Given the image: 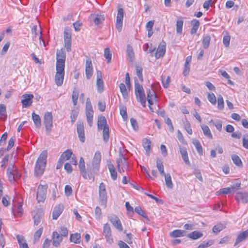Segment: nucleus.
Here are the masks:
<instances>
[{
    "instance_id": "9b49d317",
    "label": "nucleus",
    "mask_w": 248,
    "mask_h": 248,
    "mask_svg": "<svg viewBox=\"0 0 248 248\" xmlns=\"http://www.w3.org/2000/svg\"><path fill=\"white\" fill-rule=\"evenodd\" d=\"M99 198L102 202L104 203L107 202V195L105 184L102 182L100 184L99 187Z\"/></svg>"
},
{
    "instance_id": "39448f33",
    "label": "nucleus",
    "mask_w": 248,
    "mask_h": 248,
    "mask_svg": "<svg viewBox=\"0 0 248 248\" xmlns=\"http://www.w3.org/2000/svg\"><path fill=\"white\" fill-rule=\"evenodd\" d=\"M47 185H40L38 187L36 199L38 203L44 202L46 198Z\"/></svg>"
},
{
    "instance_id": "680f3d73",
    "label": "nucleus",
    "mask_w": 248,
    "mask_h": 248,
    "mask_svg": "<svg viewBox=\"0 0 248 248\" xmlns=\"http://www.w3.org/2000/svg\"><path fill=\"white\" fill-rule=\"evenodd\" d=\"M208 100L213 104L216 105L217 102V99L216 96L213 93H208L207 96Z\"/></svg>"
},
{
    "instance_id": "49530a36",
    "label": "nucleus",
    "mask_w": 248,
    "mask_h": 248,
    "mask_svg": "<svg viewBox=\"0 0 248 248\" xmlns=\"http://www.w3.org/2000/svg\"><path fill=\"white\" fill-rule=\"evenodd\" d=\"M210 40L211 37L209 35H206L203 37L202 40V45L204 48L206 49L209 47Z\"/></svg>"
},
{
    "instance_id": "8fccbe9b",
    "label": "nucleus",
    "mask_w": 248,
    "mask_h": 248,
    "mask_svg": "<svg viewBox=\"0 0 248 248\" xmlns=\"http://www.w3.org/2000/svg\"><path fill=\"white\" fill-rule=\"evenodd\" d=\"M104 57L107 59L108 63L110 62L112 57V53L109 48H106L105 49Z\"/></svg>"
},
{
    "instance_id": "a211bd4d",
    "label": "nucleus",
    "mask_w": 248,
    "mask_h": 248,
    "mask_svg": "<svg viewBox=\"0 0 248 248\" xmlns=\"http://www.w3.org/2000/svg\"><path fill=\"white\" fill-rule=\"evenodd\" d=\"M62 240V236L59 234L57 232H53V245L56 247H58L60 246Z\"/></svg>"
},
{
    "instance_id": "3c124183",
    "label": "nucleus",
    "mask_w": 248,
    "mask_h": 248,
    "mask_svg": "<svg viewBox=\"0 0 248 248\" xmlns=\"http://www.w3.org/2000/svg\"><path fill=\"white\" fill-rule=\"evenodd\" d=\"M143 49L147 53H150L153 52L155 50V47H152V44L146 43L143 46Z\"/></svg>"
},
{
    "instance_id": "7c9ffc66",
    "label": "nucleus",
    "mask_w": 248,
    "mask_h": 248,
    "mask_svg": "<svg viewBox=\"0 0 248 248\" xmlns=\"http://www.w3.org/2000/svg\"><path fill=\"white\" fill-rule=\"evenodd\" d=\"M142 145L146 151V154L149 155V152L151 149V141L149 139H144L143 140Z\"/></svg>"
},
{
    "instance_id": "13d9d810",
    "label": "nucleus",
    "mask_w": 248,
    "mask_h": 248,
    "mask_svg": "<svg viewBox=\"0 0 248 248\" xmlns=\"http://www.w3.org/2000/svg\"><path fill=\"white\" fill-rule=\"evenodd\" d=\"M78 114V111L76 109L72 110L71 114V122L72 124H74Z\"/></svg>"
},
{
    "instance_id": "c85d7f7f",
    "label": "nucleus",
    "mask_w": 248,
    "mask_h": 248,
    "mask_svg": "<svg viewBox=\"0 0 248 248\" xmlns=\"http://www.w3.org/2000/svg\"><path fill=\"white\" fill-rule=\"evenodd\" d=\"M108 169L109 170L112 179L113 180H116L117 177V172L113 165L111 163L108 164Z\"/></svg>"
},
{
    "instance_id": "20e7f679",
    "label": "nucleus",
    "mask_w": 248,
    "mask_h": 248,
    "mask_svg": "<svg viewBox=\"0 0 248 248\" xmlns=\"http://www.w3.org/2000/svg\"><path fill=\"white\" fill-rule=\"evenodd\" d=\"M7 174L8 180L11 183H14L16 181L19 179L21 176L17 169L13 165H10L8 167Z\"/></svg>"
},
{
    "instance_id": "393cba45",
    "label": "nucleus",
    "mask_w": 248,
    "mask_h": 248,
    "mask_svg": "<svg viewBox=\"0 0 248 248\" xmlns=\"http://www.w3.org/2000/svg\"><path fill=\"white\" fill-rule=\"evenodd\" d=\"M66 55L62 49L60 50L57 49L56 52L57 61L65 62Z\"/></svg>"
},
{
    "instance_id": "e433bc0d",
    "label": "nucleus",
    "mask_w": 248,
    "mask_h": 248,
    "mask_svg": "<svg viewBox=\"0 0 248 248\" xmlns=\"http://www.w3.org/2000/svg\"><path fill=\"white\" fill-rule=\"evenodd\" d=\"M165 177V184L167 187L169 188H172L173 184L171 181V178L170 174H165L164 175Z\"/></svg>"
},
{
    "instance_id": "774afa93",
    "label": "nucleus",
    "mask_w": 248,
    "mask_h": 248,
    "mask_svg": "<svg viewBox=\"0 0 248 248\" xmlns=\"http://www.w3.org/2000/svg\"><path fill=\"white\" fill-rule=\"evenodd\" d=\"M213 244V242L212 241H209L208 242H203L197 248H206Z\"/></svg>"
},
{
    "instance_id": "338daca9",
    "label": "nucleus",
    "mask_w": 248,
    "mask_h": 248,
    "mask_svg": "<svg viewBox=\"0 0 248 248\" xmlns=\"http://www.w3.org/2000/svg\"><path fill=\"white\" fill-rule=\"evenodd\" d=\"M41 216L39 214L37 213L34 215V225H38L41 221Z\"/></svg>"
},
{
    "instance_id": "4468645a",
    "label": "nucleus",
    "mask_w": 248,
    "mask_h": 248,
    "mask_svg": "<svg viewBox=\"0 0 248 248\" xmlns=\"http://www.w3.org/2000/svg\"><path fill=\"white\" fill-rule=\"evenodd\" d=\"M109 221L120 232L123 231V227L119 217L115 215L109 217Z\"/></svg>"
},
{
    "instance_id": "69168bd1",
    "label": "nucleus",
    "mask_w": 248,
    "mask_h": 248,
    "mask_svg": "<svg viewBox=\"0 0 248 248\" xmlns=\"http://www.w3.org/2000/svg\"><path fill=\"white\" fill-rule=\"evenodd\" d=\"M60 232L62 236L67 237L68 234V230L65 227H61L60 228Z\"/></svg>"
},
{
    "instance_id": "cd10ccee",
    "label": "nucleus",
    "mask_w": 248,
    "mask_h": 248,
    "mask_svg": "<svg viewBox=\"0 0 248 248\" xmlns=\"http://www.w3.org/2000/svg\"><path fill=\"white\" fill-rule=\"evenodd\" d=\"M184 21L182 17H179L176 22V32L178 34H182Z\"/></svg>"
},
{
    "instance_id": "72a5a7b5",
    "label": "nucleus",
    "mask_w": 248,
    "mask_h": 248,
    "mask_svg": "<svg viewBox=\"0 0 248 248\" xmlns=\"http://www.w3.org/2000/svg\"><path fill=\"white\" fill-rule=\"evenodd\" d=\"M203 236V234L200 232L195 231L187 235V237L191 239L196 240L198 238L202 237Z\"/></svg>"
},
{
    "instance_id": "c756f323",
    "label": "nucleus",
    "mask_w": 248,
    "mask_h": 248,
    "mask_svg": "<svg viewBox=\"0 0 248 248\" xmlns=\"http://www.w3.org/2000/svg\"><path fill=\"white\" fill-rule=\"evenodd\" d=\"M16 238L20 248H29L28 244L25 242L24 238L22 235H17Z\"/></svg>"
},
{
    "instance_id": "37998d69",
    "label": "nucleus",
    "mask_w": 248,
    "mask_h": 248,
    "mask_svg": "<svg viewBox=\"0 0 248 248\" xmlns=\"http://www.w3.org/2000/svg\"><path fill=\"white\" fill-rule=\"evenodd\" d=\"M127 55L129 59V61L132 62L134 58V53L132 47L128 45L127 46Z\"/></svg>"
},
{
    "instance_id": "de8ad7c7",
    "label": "nucleus",
    "mask_w": 248,
    "mask_h": 248,
    "mask_svg": "<svg viewBox=\"0 0 248 248\" xmlns=\"http://www.w3.org/2000/svg\"><path fill=\"white\" fill-rule=\"evenodd\" d=\"M93 112L86 111V116L87 118V121L89 125L90 126H92L93 124Z\"/></svg>"
},
{
    "instance_id": "473e14b6",
    "label": "nucleus",
    "mask_w": 248,
    "mask_h": 248,
    "mask_svg": "<svg viewBox=\"0 0 248 248\" xmlns=\"http://www.w3.org/2000/svg\"><path fill=\"white\" fill-rule=\"evenodd\" d=\"M32 118L36 127L40 128L41 126V120L40 116L34 112L32 113Z\"/></svg>"
},
{
    "instance_id": "412c9836",
    "label": "nucleus",
    "mask_w": 248,
    "mask_h": 248,
    "mask_svg": "<svg viewBox=\"0 0 248 248\" xmlns=\"http://www.w3.org/2000/svg\"><path fill=\"white\" fill-rule=\"evenodd\" d=\"M63 210L62 206L59 205L56 206L52 213V217L53 219H57L62 214Z\"/></svg>"
},
{
    "instance_id": "423d86ee",
    "label": "nucleus",
    "mask_w": 248,
    "mask_h": 248,
    "mask_svg": "<svg viewBox=\"0 0 248 248\" xmlns=\"http://www.w3.org/2000/svg\"><path fill=\"white\" fill-rule=\"evenodd\" d=\"M53 116L51 112H46L45 114L44 122L47 132L49 133L51 130L53 124Z\"/></svg>"
},
{
    "instance_id": "6ab92c4d",
    "label": "nucleus",
    "mask_w": 248,
    "mask_h": 248,
    "mask_svg": "<svg viewBox=\"0 0 248 248\" xmlns=\"http://www.w3.org/2000/svg\"><path fill=\"white\" fill-rule=\"evenodd\" d=\"M64 72H56L55 80L58 86H61L63 81Z\"/></svg>"
},
{
    "instance_id": "bf43d9fd",
    "label": "nucleus",
    "mask_w": 248,
    "mask_h": 248,
    "mask_svg": "<svg viewBox=\"0 0 248 248\" xmlns=\"http://www.w3.org/2000/svg\"><path fill=\"white\" fill-rule=\"evenodd\" d=\"M85 111L93 112L91 102L89 98H88L86 100Z\"/></svg>"
},
{
    "instance_id": "aec40b11",
    "label": "nucleus",
    "mask_w": 248,
    "mask_h": 248,
    "mask_svg": "<svg viewBox=\"0 0 248 248\" xmlns=\"http://www.w3.org/2000/svg\"><path fill=\"white\" fill-rule=\"evenodd\" d=\"M248 237V229L245 231L239 233L235 240L234 246H236L237 244L240 242L245 240Z\"/></svg>"
},
{
    "instance_id": "a878e982",
    "label": "nucleus",
    "mask_w": 248,
    "mask_h": 248,
    "mask_svg": "<svg viewBox=\"0 0 248 248\" xmlns=\"http://www.w3.org/2000/svg\"><path fill=\"white\" fill-rule=\"evenodd\" d=\"M13 214H16L19 217H21L23 214L22 204L21 203H18L14 208L12 210Z\"/></svg>"
},
{
    "instance_id": "ea45409f",
    "label": "nucleus",
    "mask_w": 248,
    "mask_h": 248,
    "mask_svg": "<svg viewBox=\"0 0 248 248\" xmlns=\"http://www.w3.org/2000/svg\"><path fill=\"white\" fill-rule=\"evenodd\" d=\"M225 228L224 224L219 223L215 225L213 228V232L214 233H217Z\"/></svg>"
},
{
    "instance_id": "5701e85b",
    "label": "nucleus",
    "mask_w": 248,
    "mask_h": 248,
    "mask_svg": "<svg viewBox=\"0 0 248 248\" xmlns=\"http://www.w3.org/2000/svg\"><path fill=\"white\" fill-rule=\"evenodd\" d=\"M179 151L184 161L187 165H190L186 149L185 147H180Z\"/></svg>"
},
{
    "instance_id": "052dcab7",
    "label": "nucleus",
    "mask_w": 248,
    "mask_h": 248,
    "mask_svg": "<svg viewBox=\"0 0 248 248\" xmlns=\"http://www.w3.org/2000/svg\"><path fill=\"white\" fill-rule=\"evenodd\" d=\"M217 108L219 109H222L224 108V100L221 95H219L217 98Z\"/></svg>"
},
{
    "instance_id": "dca6fc26",
    "label": "nucleus",
    "mask_w": 248,
    "mask_h": 248,
    "mask_svg": "<svg viewBox=\"0 0 248 248\" xmlns=\"http://www.w3.org/2000/svg\"><path fill=\"white\" fill-rule=\"evenodd\" d=\"M85 73L87 79L91 78L93 76V69L92 61L90 59H88L86 61Z\"/></svg>"
},
{
    "instance_id": "a18cd8bd",
    "label": "nucleus",
    "mask_w": 248,
    "mask_h": 248,
    "mask_svg": "<svg viewBox=\"0 0 248 248\" xmlns=\"http://www.w3.org/2000/svg\"><path fill=\"white\" fill-rule=\"evenodd\" d=\"M65 62H56V72H64Z\"/></svg>"
},
{
    "instance_id": "6e6d98bb",
    "label": "nucleus",
    "mask_w": 248,
    "mask_h": 248,
    "mask_svg": "<svg viewBox=\"0 0 248 248\" xmlns=\"http://www.w3.org/2000/svg\"><path fill=\"white\" fill-rule=\"evenodd\" d=\"M64 42L71 41V33L69 30L65 29L64 31Z\"/></svg>"
},
{
    "instance_id": "e2e57ef3",
    "label": "nucleus",
    "mask_w": 248,
    "mask_h": 248,
    "mask_svg": "<svg viewBox=\"0 0 248 248\" xmlns=\"http://www.w3.org/2000/svg\"><path fill=\"white\" fill-rule=\"evenodd\" d=\"M43 227L40 228L35 233L34 235V240H38L41 237L43 232Z\"/></svg>"
},
{
    "instance_id": "f704fd0d",
    "label": "nucleus",
    "mask_w": 248,
    "mask_h": 248,
    "mask_svg": "<svg viewBox=\"0 0 248 248\" xmlns=\"http://www.w3.org/2000/svg\"><path fill=\"white\" fill-rule=\"evenodd\" d=\"M81 235L78 233L71 234L70 237V240L76 244H79L80 242Z\"/></svg>"
},
{
    "instance_id": "f8f14e48",
    "label": "nucleus",
    "mask_w": 248,
    "mask_h": 248,
    "mask_svg": "<svg viewBox=\"0 0 248 248\" xmlns=\"http://www.w3.org/2000/svg\"><path fill=\"white\" fill-rule=\"evenodd\" d=\"M166 43L164 41L161 42L159 44L155 53L156 59H159L164 56L166 52Z\"/></svg>"
},
{
    "instance_id": "1a4fd4ad",
    "label": "nucleus",
    "mask_w": 248,
    "mask_h": 248,
    "mask_svg": "<svg viewBox=\"0 0 248 248\" xmlns=\"http://www.w3.org/2000/svg\"><path fill=\"white\" fill-rule=\"evenodd\" d=\"M34 96L32 94H24L21 96V103L22 104L23 108H26L30 107L32 103V99Z\"/></svg>"
},
{
    "instance_id": "c9c22d12",
    "label": "nucleus",
    "mask_w": 248,
    "mask_h": 248,
    "mask_svg": "<svg viewBox=\"0 0 248 248\" xmlns=\"http://www.w3.org/2000/svg\"><path fill=\"white\" fill-rule=\"evenodd\" d=\"M202 129L203 131L204 135L209 139H212L213 136L211 134L209 127L206 125H201Z\"/></svg>"
},
{
    "instance_id": "4d7b16f0",
    "label": "nucleus",
    "mask_w": 248,
    "mask_h": 248,
    "mask_svg": "<svg viewBox=\"0 0 248 248\" xmlns=\"http://www.w3.org/2000/svg\"><path fill=\"white\" fill-rule=\"evenodd\" d=\"M134 211L136 213L138 214L139 215L143 217L146 219L148 220V217L145 215V213H144V211L141 209L140 207V206L136 207L134 209Z\"/></svg>"
},
{
    "instance_id": "0eeeda50",
    "label": "nucleus",
    "mask_w": 248,
    "mask_h": 248,
    "mask_svg": "<svg viewBox=\"0 0 248 248\" xmlns=\"http://www.w3.org/2000/svg\"><path fill=\"white\" fill-rule=\"evenodd\" d=\"M124 11L122 8H119L118 9L116 27L118 31H121L123 27V20L124 18Z\"/></svg>"
},
{
    "instance_id": "2f4dec72",
    "label": "nucleus",
    "mask_w": 248,
    "mask_h": 248,
    "mask_svg": "<svg viewBox=\"0 0 248 248\" xmlns=\"http://www.w3.org/2000/svg\"><path fill=\"white\" fill-rule=\"evenodd\" d=\"M91 19L95 25H99L104 20V17L101 15H93L91 16Z\"/></svg>"
},
{
    "instance_id": "09e8293b",
    "label": "nucleus",
    "mask_w": 248,
    "mask_h": 248,
    "mask_svg": "<svg viewBox=\"0 0 248 248\" xmlns=\"http://www.w3.org/2000/svg\"><path fill=\"white\" fill-rule=\"evenodd\" d=\"M120 114L124 120L127 119V115L126 112V108L124 105H120Z\"/></svg>"
},
{
    "instance_id": "f03ea898",
    "label": "nucleus",
    "mask_w": 248,
    "mask_h": 248,
    "mask_svg": "<svg viewBox=\"0 0 248 248\" xmlns=\"http://www.w3.org/2000/svg\"><path fill=\"white\" fill-rule=\"evenodd\" d=\"M47 152L43 151L39 155L35 163L34 174L36 177H40L44 173L46 164Z\"/></svg>"
},
{
    "instance_id": "7ed1b4c3",
    "label": "nucleus",
    "mask_w": 248,
    "mask_h": 248,
    "mask_svg": "<svg viewBox=\"0 0 248 248\" xmlns=\"http://www.w3.org/2000/svg\"><path fill=\"white\" fill-rule=\"evenodd\" d=\"M97 126L98 130H103V140L105 142H107L109 138V127L107 124V120L104 116L98 117Z\"/></svg>"
},
{
    "instance_id": "bb28decb",
    "label": "nucleus",
    "mask_w": 248,
    "mask_h": 248,
    "mask_svg": "<svg viewBox=\"0 0 248 248\" xmlns=\"http://www.w3.org/2000/svg\"><path fill=\"white\" fill-rule=\"evenodd\" d=\"M191 23L192 26V28L191 29L190 33L191 34H195L196 33L199 27L200 22L198 20L193 19L191 21Z\"/></svg>"
},
{
    "instance_id": "b1692460",
    "label": "nucleus",
    "mask_w": 248,
    "mask_h": 248,
    "mask_svg": "<svg viewBox=\"0 0 248 248\" xmlns=\"http://www.w3.org/2000/svg\"><path fill=\"white\" fill-rule=\"evenodd\" d=\"M186 232L183 230H175L170 233V236L173 238L183 237L186 235Z\"/></svg>"
},
{
    "instance_id": "4be33fe9",
    "label": "nucleus",
    "mask_w": 248,
    "mask_h": 248,
    "mask_svg": "<svg viewBox=\"0 0 248 248\" xmlns=\"http://www.w3.org/2000/svg\"><path fill=\"white\" fill-rule=\"evenodd\" d=\"M79 169L84 178L87 179V172L85 170L84 160L82 157L79 159Z\"/></svg>"
},
{
    "instance_id": "2eb2a0df",
    "label": "nucleus",
    "mask_w": 248,
    "mask_h": 248,
    "mask_svg": "<svg viewBox=\"0 0 248 248\" xmlns=\"http://www.w3.org/2000/svg\"><path fill=\"white\" fill-rule=\"evenodd\" d=\"M235 199L238 202L243 203L248 202V192L239 191L236 193Z\"/></svg>"
},
{
    "instance_id": "58836bf2",
    "label": "nucleus",
    "mask_w": 248,
    "mask_h": 248,
    "mask_svg": "<svg viewBox=\"0 0 248 248\" xmlns=\"http://www.w3.org/2000/svg\"><path fill=\"white\" fill-rule=\"evenodd\" d=\"M72 154V152L71 150L67 149L62 154V155L60 156V158L62 159L64 161L65 160L69 159Z\"/></svg>"
},
{
    "instance_id": "5fc2aeb1",
    "label": "nucleus",
    "mask_w": 248,
    "mask_h": 248,
    "mask_svg": "<svg viewBox=\"0 0 248 248\" xmlns=\"http://www.w3.org/2000/svg\"><path fill=\"white\" fill-rule=\"evenodd\" d=\"M72 101L74 106H76L78 103V92L75 89L72 93Z\"/></svg>"
},
{
    "instance_id": "6e6552de",
    "label": "nucleus",
    "mask_w": 248,
    "mask_h": 248,
    "mask_svg": "<svg viewBox=\"0 0 248 248\" xmlns=\"http://www.w3.org/2000/svg\"><path fill=\"white\" fill-rule=\"evenodd\" d=\"M103 234L107 242L109 244H112L113 243V239L111 235V229L108 223H106L103 226Z\"/></svg>"
},
{
    "instance_id": "f3484780",
    "label": "nucleus",
    "mask_w": 248,
    "mask_h": 248,
    "mask_svg": "<svg viewBox=\"0 0 248 248\" xmlns=\"http://www.w3.org/2000/svg\"><path fill=\"white\" fill-rule=\"evenodd\" d=\"M96 85L98 91L101 93L104 90V83L102 80V73L100 71L96 72Z\"/></svg>"
},
{
    "instance_id": "79ce46f5",
    "label": "nucleus",
    "mask_w": 248,
    "mask_h": 248,
    "mask_svg": "<svg viewBox=\"0 0 248 248\" xmlns=\"http://www.w3.org/2000/svg\"><path fill=\"white\" fill-rule=\"evenodd\" d=\"M193 144L195 146V148H196V150L198 152V153L200 155L202 154V146L200 142V141L197 140H193L192 142Z\"/></svg>"
},
{
    "instance_id": "c03bdc74",
    "label": "nucleus",
    "mask_w": 248,
    "mask_h": 248,
    "mask_svg": "<svg viewBox=\"0 0 248 248\" xmlns=\"http://www.w3.org/2000/svg\"><path fill=\"white\" fill-rule=\"evenodd\" d=\"M156 166L160 174L162 175H165V173L164 170V166L162 162L159 159H157L156 160Z\"/></svg>"
},
{
    "instance_id": "f257e3e1",
    "label": "nucleus",
    "mask_w": 248,
    "mask_h": 248,
    "mask_svg": "<svg viewBox=\"0 0 248 248\" xmlns=\"http://www.w3.org/2000/svg\"><path fill=\"white\" fill-rule=\"evenodd\" d=\"M101 155L99 151L95 152L91 165H89L87 169V179L94 180L95 175L99 173Z\"/></svg>"
},
{
    "instance_id": "864d4df0",
    "label": "nucleus",
    "mask_w": 248,
    "mask_h": 248,
    "mask_svg": "<svg viewBox=\"0 0 248 248\" xmlns=\"http://www.w3.org/2000/svg\"><path fill=\"white\" fill-rule=\"evenodd\" d=\"M136 70L137 75L138 77L139 78L141 81H142L143 80V76H142V68L141 66L137 65L136 66Z\"/></svg>"
},
{
    "instance_id": "a19ab883",
    "label": "nucleus",
    "mask_w": 248,
    "mask_h": 248,
    "mask_svg": "<svg viewBox=\"0 0 248 248\" xmlns=\"http://www.w3.org/2000/svg\"><path fill=\"white\" fill-rule=\"evenodd\" d=\"M161 80L163 86L165 88H168L170 82V77L169 76H167V77H166L165 76H162Z\"/></svg>"
},
{
    "instance_id": "4c0bfd02",
    "label": "nucleus",
    "mask_w": 248,
    "mask_h": 248,
    "mask_svg": "<svg viewBox=\"0 0 248 248\" xmlns=\"http://www.w3.org/2000/svg\"><path fill=\"white\" fill-rule=\"evenodd\" d=\"M119 88L121 93L123 95V98L124 99H127L128 98V95L125 85L123 83H120L119 85Z\"/></svg>"
},
{
    "instance_id": "603ef678",
    "label": "nucleus",
    "mask_w": 248,
    "mask_h": 248,
    "mask_svg": "<svg viewBox=\"0 0 248 248\" xmlns=\"http://www.w3.org/2000/svg\"><path fill=\"white\" fill-rule=\"evenodd\" d=\"M233 163L237 166L240 167L242 166V162L240 157L236 155H234L232 156Z\"/></svg>"
},
{
    "instance_id": "0e129e2a",
    "label": "nucleus",
    "mask_w": 248,
    "mask_h": 248,
    "mask_svg": "<svg viewBox=\"0 0 248 248\" xmlns=\"http://www.w3.org/2000/svg\"><path fill=\"white\" fill-rule=\"evenodd\" d=\"M189 58V57H187L186 58L185 63V69L183 71V73L185 75H187L188 74L189 71V62L188 61V59Z\"/></svg>"
},
{
    "instance_id": "9d476101",
    "label": "nucleus",
    "mask_w": 248,
    "mask_h": 248,
    "mask_svg": "<svg viewBox=\"0 0 248 248\" xmlns=\"http://www.w3.org/2000/svg\"><path fill=\"white\" fill-rule=\"evenodd\" d=\"M77 132L80 141L84 142L85 141V131L83 123L78 121L77 123Z\"/></svg>"
},
{
    "instance_id": "ddd939ff",
    "label": "nucleus",
    "mask_w": 248,
    "mask_h": 248,
    "mask_svg": "<svg viewBox=\"0 0 248 248\" xmlns=\"http://www.w3.org/2000/svg\"><path fill=\"white\" fill-rule=\"evenodd\" d=\"M117 167L125 169L126 170L128 169V164L126 158L124 156L122 152H119V157L117 160Z\"/></svg>"
}]
</instances>
